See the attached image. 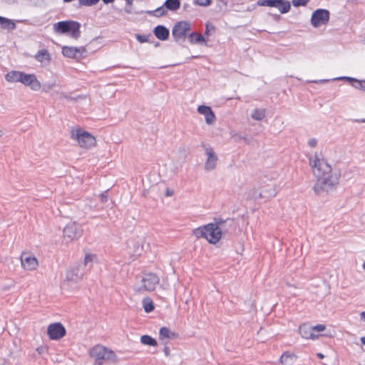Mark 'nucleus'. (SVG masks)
Listing matches in <instances>:
<instances>
[{
    "instance_id": "obj_1",
    "label": "nucleus",
    "mask_w": 365,
    "mask_h": 365,
    "mask_svg": "<svg viewBox=\"0 0 365 365\" xmlns=\"http://www.w3.org/2000/svg\"><path fill=\"white\" fill-rule=\"evenodd\" d=\"M309 165L315 178L312 189L315 194L324 195L334 190L339 183L340 174L333 170L328 160L321 151H315L308 156Z\"/></svg>"
},
{
    "instance_id": "obj_2",
    "label": "nucleus",
    "mask_w": 365,
    "mask_h": 365,
    "mask_svg": "<svg viewBox=\"0 0 365 365\" xmlns=\"http://www.w3.org/2000/svg\"><path fill=\"white\" fill-rule=\"evenodd\" d=\"M5 79L9 83H20L33 91H40L42 84L34 73H26L19 71H11L5 76Z\"/></svg>"
},
{
    "instance_id": "obj_3",
    "label": "nucleus",
    "mask_w": 365,
    "mask_h": 365,
    "mask_svg": "<svg viewBox=\"0 0 365 365\" xmlns=\"http://www.w3.org/2000/svg\"><path fill=\"white\" fill-rule=\"evenodd\" d=\"M197 238H205L210 244H216L222 237V230L216 223H209L193 230Z\"/></svg>"
},
{
    "instance_id": "obj_4",
    "label": "nucleus",
    "mask_w": 365,
    "mask_h": 365,
    "mask_svg": "<svg viewBox=\"0 0 365 365\" xmlns=\"http://www.w3.org/2000/svg\"><path fill=\"white\" fill-rule=\"evenodd\" d=\"M71 138L77 141L78 145L84 149H91L96 145V138L81 128H73L71 130Z\"/></svg>"
},
{
    "instance_id": "obj_5",
    "label": "nucleus",
    "mask_w": 365,
    "mask_h": 365,
    "mask_svg": "<svg viewBox=\"0 0 365 365\" xmlns=\"http://www.w3.org/2000/svg\"><path fill=\"white\" fill-rule=\"evenodd\" d=\"M88 355L96 361L104 360L116 363L118 361L116 354L110 349L101 344H97L91 348L88 351Z\"/></svg>"
},
{
    "instance_id": "obj_6",
    "label": "nucleus",
    "mask_w": 365,
    "mask_h": 365,
    "mask_svg": "<svg viewBox=\"0 0 365 365\" xmlns=\"http://www.w3.org/2000/svg\"><path fill=\"white\" fill-rule=\"evenodd\" d=\"M81 24L74 21H58L53 25V29L56 34H68L69 36L78 39L81 35Z\"/></svg>"
},
{
    "instance_id": "obj_7",
    "label": "nucleus",
    "mask_w": 365,
    "mask_h": 365,
    "mask_svg": "<svg viewBox=\"0 0 365 365\" xmlns=\"http://www.w3.org/2000/svg\"><path fill=\"white\" fill-rule=\"evenodd\" d=\"M144 238L139 236H133L126 241L125 255L131 261L135 260L140 256L144 250Z\"/></svg>"
},
{
    "instance_id": "obj_8",
    "label": "nucleus",
    "mask_w": 365,
    "mask_h": 365,
    "mask_svg": "<svg viewBox=\"0 0 365 365\" xmlns=\"http://www.w3.org/2000/svg\"><path fill=\"white\" fill-rule=\"evenodd\" d=\"M159 277L153 273L145 274L142 279L133 287L134 291L137 293L153 291L159 284Z\"/></svg>"
},
{
    "instance_id": "obj_9",
    "label": "nucleus",
    "mask_w": 365,
    "mask_h": 365,
    "mask_svg": "<svg viewBox=\"0 0 365 365\" xmlns=\"http://www.w3.org/2000/svg\"><path fill=\"white\" fill-rule=\"evenodd\" d=\"M86 272V269L83 268V264H76L73 265L66 271L64 283L68 286L78 283L82 279Z\"/></svg>"
},
{
    "instance_id": "obj_10",
    "label": "nucleus",
    "mask_w": 365,
    "mask_h": 365,
    "mask_svg": "<svg viewBox=\"0 0 365 365\" xmlns=\"http://www.w3.org/2000/svg\"><path fill=\"white\" fill-rule=\"evenodd\" d=\"M202 147L205 153V170H214L216 168L218 162V156L216 152L209 144L202 143Z\"/></svg>"
},
{
    "instance_id": "obj_11",
    "label": "nucleus",
    "mask_w": 365,
    "mask_h": 365,
    "mask_svg": "<svg viewBox=\"0 0 365 365\" xmlns=\"http://www.w3.org/2000/svg\"><path fill=\"white\" fill-rule=\"evenodd\" d=\"M191 25L188 21H181L175 24L172 30V35L176 42L184 41Z\"/></svg>"
},
{
    "instance_id": "obj_12",
    "label": "nucleus",
    "mask_w": 365,
    "mask_h": 365,
    "mask_svg": "<svg viewBox=\"0 0 365 365\" xmlns=\"http://www.w3.org/2000/svg\"><path fill=\"white\" fill-rule=\"evenodd\" d=\"M329 20V12L326 9H319L312 13L311 24L314 28H319L327 24Z\"/></svg>"
},
{
    "instance_id": "obj_13",
    "label": "nucleus",
    "mask_w": 365,
    "mask_h": 365,
    "mask_svg": "<svg viewBox=\"0 0 365 365\" xmlns=\"http://www.w3.org/2000/svg\"><path fill=\"white\" fill-rule=\"evenodd\" d=\"M82 232V228L79 225L69 222L63 229V237L66 241L71 242L80 237Z\"/></svg>"
},
{
    "instance_id": "obj_14",
    "label": "nucleus",
    "mask_w": 365,
    "mask_h": 365,
    "mask_svg": "<svg viewBox=\"0 0 365 365\" xmlns=\"http://www.w3.org/2000/svg\"><path fill=\"white\" fill-rule=\"evenodd\" d=\"M21 264L26 271L36 270L38 266L36 257L30 252H24L20 256Z\"/></svg>"
},
{
    "instance_id": "obj_15",
    "label": "nucleus",
    "mask_w": 365,
    "mask_h": 365,
    "mask_svg": "<svg viewBox=\"0 0 365 365\" xmlns=\"http://www.w3.org/2000/svg\"><path fill=\"white\" fill-rule=\"evenodd\" d=\"M47 334L51 339L58 340L66 335V331L61 323L55 322L48 325Z\"/></svg>"
},
{
    "instance_id": "obj_16",
    "label": "nucleus",
    "mask_w": 365,
    "mask_h": 365,
    "mask_svg": "<svg viewBox=\"0 0 365 365\" xmlns=\"http://www.w3.org/2000/svg\"><path fill=\"white\" fill-rule=\"evenodd\" d=\"M86 50L84 47H73L64 46L62 47V54L67 58H78L83 56Z\"/></svg>"
},
{
    "instance_id": "obj_17",
    "label": "nucleus",
    "mask_w": 365,
    "mask_h": 365,
    "mask_svg": "<svg viewBox=\"0 0 365 365\" xmlns=\"http://www.w3.org/2000/svg\"><path fill=\"white\" fill-rule=\"evenodd\" d=\"M197 112L204 115L205 122L207 125H213L216 120V117L211 108L207 106H199Z\"/></svg>"
},
{
    "instance_id": "obj_18",
    "label": "nucleus",
    "mask_w": 365,
    "mask_h": 365,
    "mask_svg": "<svg viewBox=\"0 0 365 365\" xmlns=\"http://www.w3.org/2000/svg\"><path fill=\"white\" fill-rule=\"evenodd\" d=\"M35 60L40 63L41 66H48L51 60V54L46 49H41L38 51L34 56Z\"/></svg>"
},
{
    "instance_id": "obj_19",
    "label": "nucleus",
    "mask_w": 365,
    "mask_h": 365,
    "mask_svg": "<svg viewBox=\"0 0 365 365\" xmlns=\"http://www.w3.org/2000/svg\"><path fill=\"white\" fill-rule=\"evenodd\" d=\"M260 191L264 200L273 197L277 194L275 186L272 183L262 185L260 187Z\"/></svg>"
},
{
    "instance_id": "obj_20",
    "label": "nucleus",
    "mask_w": 365,
    "mask_h": 365,
    "mask_svg": "<svg viewBox=\"0 0 365 365\" xmlns=\"http://www.w3.org/2000/svg\"><path fill=\"white\" fill-rule=\"evenodd\" d=\"M299 334L302 337L307 339H315L318 337V335H316L312 327L308 324H302L299 328Z\"/></svg>"
},
{
    "instance_id": "obj_21",
    "label": "nucleus",
    "mask_w": 365,
    "mask_h": 365,
    "mask_svg": "<svg viewBox=\"0 0 365 365\" xmlns=\"http://www.w3.org/2000/svg\"><path fill=\"white\" fill-rule=\"evenodd\" d=\"M271 7L277 8L281 14H286L290 10V3L285 0H272Z\"/></svg>"
},
{
    "instance_id": "obj_22",
    "label": "nucleus",
    "mask_w": 365,
    "mask_h": 365,
    "mask_svg": "<svg viewBox=\"0 0 365 365\" xmlns=\"http://www.w3.org/2000/svg\"><path fill=\"white\" fill-rule=\"evenodd\" d=\"M155 36L161 41H165L169 36V30L163 26H158L154 29Z\"/></svg>"
},
{
    "instance_id": "obj_23",
    "label": "nucleus",
    "mask_w": 365,
    "mask_h": 365,
    "mask_svg": "<svg viewBox=\"0 0 365 365\" xmlns=\"http://www.w3.org/2000/svg\"><path fill=\"white\" fill-rule=\"evenodd\" d=\"M297 359V356L288 351L284 352L279 359V362L283 365H292Z\"/></svg>"
},
{
    "instance_id": "obj_24",
    "label": "nucleus",
    "mask_w": 365,
    "mask_h": 365,
    "mask_svg": "<svg viewBox=\"0 0 365 365\" xmlns=\"http://www.w3.org/2000/svg\"><path fill=\"white\" fill-rule=\"evenodd\" d=\"M176 337V334L173 332H172L167 327H162L160 329L159 332V338L160 340H169L170 339H174Z\"/></svg>"
},
{
    "instance_id": "obj_25",
    "label": "nucleus",
    "mask_w": 365,
    "mask_h": 365,
    "mask_svg": "<svg viewBox=\"0 0 365 365\" xmlns=\"http://www.w3.org/2000/svg\"><path fill=\"white\" fill-rule=\"evenodd\" d=\"M0 26L2 29L7 30H13L16 27V24L12 20L2 16H0Z\"/></svg>"
},
{
    "instance_id": "obj_26",
    "label": "nucleus",
    "mask_w": 365,
    "mask_h": 365,
    "mask_svg": "<svg viewBox=\"0 0 365 365\" xmlns=\"http://www.w3.org/2000/svg\"><path fill=\"white\" fill-rule=\"evenodd\" d=\"M189 40L191 43H206L205 37L198 33H192L189 36Z\"/></svg>"
},
{
    "instance_id": "obj_27",
    "label": "nucleus",
    "mask_w": 365,
    "mask_h": 365,
    "mask_svg": "<svg viewBox=\"0 0 365 365\" xmlns=\"http://www.w3.org/2000/svg\"><path fill=\"white\" fill-rule=\"evenodd\" d=\"M164 6L166 9L176 11L180 6V0H166L164 3Z\"/></svg>"
},
{
    "instance_id": "obj_28",
    "label": "nucleus",
    "mask_w": 365,
    "mask_h": 365,
    "mask_svg": "<svg viewBox=\"0 0 365 365\" xmlns=\"http://www.w3.org/2000/svg\"><path fill=\"white\" fill-rule=\"evenodd\" d=\"M266 110L262 108H256L255 109L252 114L251 117L255 120H262L265 117Z\"/></svg>"
},
{
    "instance_id": "obj_29",
    "label": "nucleus",
    "mask_w": 365,
    "mask_h": 365,
    "mask_svg": "<svg viewBox=\"0 0 365 365\" xmlns=\"http://www.w3.org/2000/svg\"><path fill=\"white\" fill-rule=\"evenodd\" d=\"M140 342L144 345L151 346H156L158 345L157 341L149 335H143L140 337Z\"/></svg>"
},
{
    "instance_id": "obj_30",
    "label": "nucleus",
    "mask_w": 365,
    "mask_h": 365,
    "mask_svg": "<svg viewBox=\"0 0 365 365\" xmlns=\"http://www.w3.org/2000/svg\"><path fill=\"white\" fill-rule=\"evenodd\" d=\"M247 196L255 200L263 199L260 189L258 190L257 188L250 189L247 192Z\"/></svg>"
},
{
    "instance_id": "obj_31",
    "label": "nucleus",
    "mask_w": 365,
    "mask_h": 365,
    "mask_svg": "<svg viewBox=\"0 0 365 365\" xmlns=\"http://www.w3.org/2000/svg\"><path fill=\"white\" fill-rule=\"evenodd\" d=\"M143 307L145 312H151L154 309V304L150 298H145L143 300Z\"/></svg>"
},
{
    "instance_id": "obj_32",
    "label": "nucleus",
    "mask_w": 365,
    "mask_h": 365,
    "mask_svg": "<svg viewBox=\"0 0 365 365\" xmlns=\"http://www.w3.org/2000/svg\"><path fill=\"white\" fill-rule=\"evenodd\" d=\"M166 12H167L166 8L164 6H160V7L156 9L154 11H148V13L150 14H153L155 16L159 17V16H162L165 15L166 14Z\"/></svg>"
},
{
    "instance_id": "obj_33",
    "label": "nucleus",
    "mask_w": 365,
    "mask_h": 365,
    "mask_svg": "<svg viewBox=\"0 0 365 365\" xmlns=\"http://www.w3.org/2000/svg\"><path fill=\"white\" fill-rule=\"evenodd\" d=\"M81 6H93L96 5L100 0H78Z\"/></svg>"
},
{
    "instance_id": "obj_34",
    "label": "nucleus",
    "mask_w": 365,
    "mask_h": 365,
    "mask_svg": "<svg viewBox=\"0 0 365 365\" xmlns=\"http://www.w3.org/2000/svg\"><path fill=\"white\" fill-rule=\"evenodd\" d=\"M95 257L96 256L94 255H92V254H87V255H86L84 260H83V262L81 263V264H83V268L85 269V267L88 264L92 263L93 259H94V258H95Z\"/></svg>"
},
{
    "instance_id": "obj_35",
    "label": "nucleus",
    "mask_w": 365,
    "mask_h": 365,
    "mask_svg": "<svg viewBox=\"0 0 365 365\" xmlns=\"http://www.w3.org/2000/svg\"><path fill=\"white\" fill-rule=\"evenodd\" d=\"M215 26L210 24V22H207L205 24V35L207 36H209L212 34V33L215 32Z\"/></svg>"
},
{
    "instance_id": "obj_36",
    "label": "nucleus",
    "mask_w": 365,
    "mask_h": 365,
    "mask_svg": "<svg viewBox=\"0 0 365 365\" xmlns=\"http://www.w3.org/2000/svg\"><path fill=\"white\" fill-rule=\"evenodd\" d=\"M55 86H56V82H51L46 83L43 86H42L41 90L46 93L51 91Z\"/></svg>"
},
{
    "instance_id": "obj_37",
    "label": "nucleus",
    "mask_w": 365,
    "mask_h": 365,
    "mask_svg": "<svg viewBox=\"0 0 365 365\" xmlns=\"http://www.w3.org/2000/svg\"><path fill=\"white\" fill-rule=\"evenodd\" d=\"M211 2V0H195V4L200 6H210Z\"/></svg>"
},
{
    "instance_id": "obj_38",
    "label": "nucleus",
    "mask_w": 365,
    "mask_h": 365,
    "mask_svg": "<svg viewBox=\"0 0 365 365\" xmlns=\"http://www.w3.org/2000/svg\"><path fill=\"white\" fill-rule=\"evenodd\" d=\"M272 0H259L257 4L259 6H269L271 7Z\"/></svg>"
},
{
    "instance_id": "obj_39",
    "label": "nucleus",
    "mask_w": 365,
    "mask_h": 365,
    "mask_svg": "<svg viewBox=\"0 0 365 365\" xmlns=\"http://www.w3.org/2000/svg\"><path fill=\"white\" fill-rule=\"evenodd\" d=\"M309 0H292V4L296 6H305Z\"/></svg>"
},
{
    "instance_id": "obj_40",
    "label": "nucleus",
    "mask_w": 365,
    "mask_h": 365,
    "mask_svg": "<svg viewBox=\"0 0 365 365\" xmlns=\"http://www.w3.org/2000/svg\"><path fill=\"white\" fill-rule=\"evenodd\" d=\"M135 38L140 43H145L148 41V37L145 35L136 34Z\"/></svg>"
},
{
    "instance_id": "obj_41",
    "label": "nucleus",
    "mask_w": 365,
    "mask_h": 365,
    "mask_svg": "<svg viewBox=\"0 0 365 365\" xmlns=\"http://www.w3.org/2000/svg\"><path fill=\"white\" fill-rule=\"evenodd\" d=\"M317 140L316 138H310L309 139L307 144L311 148H315L317 145Z\"/></svg>"
},
{
    "instance_id": "obj_42",
    "label": "nucleus",
    "mask_w": 365,
    "mask_h": 365,
    "mask_svg": "<svg viewBox=\"0 0 365 365\" xmlns=\"http://www.w3.org/2000/svg\"><path fill=\"white\" fill-rule=\"evenodd\" d=\"M312 329H313V331H323L324 330H325V326L323 325V324H318V325H316L314 327H312Z\"/></svg>"
},
{
    "instance_id": "obj_43",
    "label": "nucleus",
    "mask_w": 365,
    "mask_h": 365,
    "mask_svg": "<svg viewBox=\"0 0 365 365\" xmlns=\"http://www.w3.org/2000/svg\"><path fill=\"white\" fill-rule=\"evenodd\" d=\"M124 11L125 13L128 14H130L132 13V9H131V6H129L127 5V6H125L124 8Z\"/></svg>"
},
{
    "instance_id": "obj_44",
    "label": "nucleus",
    "mask_w": 365,
    "mask_h": 365,
    "mask_svg": "<svg viewBox=\"0 0 365 365\" xmlns=\"http://www.w3.org/2000/svg\"><path fill=\"white\" fill-rule=\"evenodd\" d=\"M100 197L102 202H106L108 200L107 196L104 194H101Z\"/></svg>"
},
{
    "instance_id": "obj_45",
    "label": "nucleus",
    "mask_w": 365,
    "mask_h": 365,
    "mask_svg": "<svg viewBox=\"0 0 365 365\" xmlns=\"http://www.w3.org/2000/svg\"><path fill=\"white\" fill-rule=\"evenodd\" d=\"M360 318L361 320H363L364 322H365V312H361L360 314Z\"/></svg>"
},
{
    "instance_id": "obj_46",
    "label": "nucleus",
    "mask_w": 365,
    "mask_h": 365,
    "mask_svg": "<svg viewBox=\"0 0 365 365\" xmlns=\"http://www.w3.org/2000/svg\"><path fill=\"white\" fill-rule=\"evenodd\" d=\"M167 196H172L173 195V191L170 190H167L166 191Z\"/></svg>"
},
{
    "instance_id": "obj_47",
    "label": "nucleus",
    "mask_w": 365,
    "mask_h": 365,
    "mask_svg": "<svg viewBox=\"0 0 365 365\" xmlns=\"http://www.w3.org/2000/svg\"><path fill=\"white\" fill-rule=\"evenodd\" d=\"M102 1L106 4H108L113 3L114 1V0H102Z\"/></svg>"
},
{
    "instance_id": "obj_48",
    "label": "nucleus",
    "mask_w": 365,
    "mask_h": 365,
    "mask_svg": "<svg viewBox=\"0 0 365 365\" xmlns=\"http://www.w3.org/2000/svg\"><path fill=\"white\" fill-rule=\"evenodd\" d=\"M93 365H103V361H95V362L93 364Z\"/></svg>"
},
{
    "instance_id": "obj_49",
    "label": "nucleus",
    "mask_w": 365,
    "mask_h": 365,
    "mask_svg": "<svg viewBox=\"0 0 365 365\" xmlns=\"http://www.w3.org/2000/svg\"><path fill=\"white\" fill-rule=\"evenodd\" d=\"M317 356L319 358V359H323L324 357V354H322V353H318L317 354Z\"/></svg>"
},
{
    "instance_id": "obj_50",
    "label": "nucleus",
    "mask_w": 365,
    "mask_h": 365,
    "mask_svg": "<svg viewBox=\"0 0 365 365\" xmlns=\"http://www.w3.org/2000/svg\"><path fill=\"white\" fill-rule=\"evenodd\" d=\"M361 343L365 345V336H363L360 339Z\"/></svg>"
},
{
    "instance_id": "obj_51",
    "label": "nucleus",
    "mask_w": 365,
    "mask_h": 365,
    "mask_svg": "<svg viewBox=\"0 0 365 365\" xmlns=\"http://www.w3.org/2000/svg\"><path fill=\"white\" fill-rule=\"evenodd\" d=\"M356 121L359 122V123H365V118L360 119V120H356Z\"/></svg>"
},
{
    "instance_id": "obj_52",
    "label": "nucleus",
    "mask_w": 365,
    "mask_h": 365,
    "mask_svg": "<svg viewBox=\"0 0 365 365\" xmlns=\"http://www.w3.org/2000/svg\"><path fill=\"white\" fill-rule=\"evenodd\" d=\"M341 78V79H342V78H344V79H347V80H349V81H352V80H354V78H350V77H344V78Z\"/></svg>"
},
{
    "instance_id": "obj_53",
    "label": "nucleus",
    "mask_w": 365,
    "mask_h": 365,
    "mask_svg": "<svg viewBox=\"0 0 365 365\" xmlns=\"http://www.w3.org/2000/svg\"><path fill=\"white\" fill-rule=\"evenodd\" d=\"M4 135V132L0 130V138H1Z\"/></svg>"
},
{
    "instance_id": "obj_54",
    "label": "nucleus",
    "mask_w": 365,
    "mask_h": 365,
    "mask_svg": "<svg viewBox=\"0 0 365 365\" xmlns=\"http://www.w3.org/2000/svg\"><path fill=\"white\" fill-rule=\"evenodd\" d=\"M41 348H37V349H36V351H37L39 354H41Z\"/></svg>"
},
{
    "instance_id": "obj_55",
    "label": "nucleus",
    "mask_w": 365,
    "mask_h": 365,
    "mask_svg": "<svg viewBox=\"0 0 365 365\" xmlns=\"http://www.w3.org/2000/svg\"><path fill=\"white\" fill-rule=\"evenodd\" d=\"M63 97H64L66 99H71V100L72 99L71 98L68 97V96H64Z\"/></svg>"
},
{
    "instance_id": "obj_56",
    "label": "nucleus",
    "mask_w": 365,
    "mask_h": 365,
    "mask_svg": "<svg viewBox=\"0 0 365 365\" xmlns=\"http://www.w3.org/2000/svg\"><path fill=\"white\" fill-rule=\"evenodd\" d=\"M362 267L365 270V262L362 264Z\"/></svg>"
},
{
    "instance_id": "obj_57",
    "label": "nucleus",
    "mask_w": 365,
    "mask_h": 365,
    "mask_svg": "<svg viewBox=\"0 0 365 365\" xmlns=\"http://www.w3.org/2000/svg\"><path fill=\"white\" fill-rule=\"evenodd\" d=\"M65 2H71L73 0H63Z\"/></svg>"
},
{
    "instance_id": "obj_58",
    "label": "nucleus",
    "mask_w": 365,
    "mask_h": 365,
    "mask_svg": "<svg viewBox=\"0 0 365 365\" xmlns=\"http://www.w3.org/2000/svg\"><path fill=\"white\" fill-rule=\"evenodd\" d=\"M165 353L166 355H168V351H167V349H165Z\"/></svg>"
},
{
    "instance_id": "obj_59",
    "label": "nucleus",
    "mask_w": 365,
    "mask_h": 365,
    "mask_svg": "<svg viewBox=\"0 0 365 365\" xmlns=\"http://www.w3.org/2000/svg\"><path fill=\"white\" fill-rule=\"evenodd\" d=\"M320 82H324V81H327L326 80H321L319 81Z\"/></svg>"
},
{
    "instance_id": "obj_60",
    "label": "nucleus",
    "mask_w": 365,
    "mask_h": 365,
    "mask_svg": "<svg viewBox=\"0 0 365 365\" xmlns=\"http://www.w3.org/2000/svg\"><path fill=\"white\" fill-rule=\"evenodd\" d=\"M77 98H82V97H81V96H78V97L76 98V99H77Z\"/></svg>"
}]
</instances>
